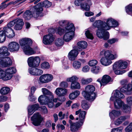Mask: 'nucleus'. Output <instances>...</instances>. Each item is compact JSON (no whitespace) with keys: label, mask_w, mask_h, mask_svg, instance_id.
<instances>
[{"label":"nucleus","mask_w":132,"mask_h":132,"mask_svg":"<svg viewBox=\"0 0 132 132\" xmlns=\"http://www.w3.org/2000/svg\"><path fill=\"white\" fill-rule=\"evenodd\" d=\"M70 88L72 89H80V84L79 82L76 81L71 83Z\"/></svg>","instance_id":"28"},{"label":"nucleus","mask_w":132,"mask_h":132,"mask_svg":"<svg viewBox=\"0 0 132 132\" xmlns=\"http://www.w3.org/2000/svg\"><path fill=\"white\" fill-rule=\"evenodd\" d=\"M8 49L5 46H3L0 48V58H4L10 55Z\"/></svg>","instance_id":"17"},{"label":"nucleus","mask_w":132,"mask_h":132,"mask_svg":"<svg viewBox=\"0 0 132 132\" xmlns=\"http://www.w3.org/2000/svg\"><path fill=\"white\" fill-rule=\"evenodd\" d=\"M65 29L64 30L60 27H59L57 29V32L60 35H61L63 34L64 32V31H65Z\"/></svg>","instance_id":"61"},{"label":"nucleus","mask_w":132,"mask_h":132,"mask_svg":"<svg viewBox=\"0 0 132 132\" xmlns=\"http://www.w3.org/2000/svg\"><path fill=\"white\" fill-rule=\"evenodd\" d=\"M5 71L9 73H11L13 75V74L16 72V70L14 67H10L6 69Z\"/></svg>","instance_id":"38"},{"label":"nucleus","mask_w":132,"mask_h":132,"mask_svg":"<svg viewBox=\"0 0 132 132\" xmlns=\"http://www.w3.org/2000/svg\"><path fill=\"white\" fill-rule=\"evenodd\" d=\"M4 2H3L1 5L0 6V9L3 10L7 7L8 6L7 4H6Z\"/></svg>","instance_id":"63"},{"label":"nucleus","mask_w":132,"mask_h":132,"mask_svg":"<svg viewBox=\"0 0 132 132\" xmlns=\"http://www.w3.org/2000/svg\"><path fill=\"white\" fill-rule=\"evenodd\" d=\"M126 10L127 12L130 11L132 13V4L129 5L126 7Z\"/></svg>","instance_id":"62"},{"label":"nucleus","mask_w":132,"mask_h":132,"mask_svg":"<svg viewBox=\"0 0 132 132\" xmlns=\"http://www.w3.org/2000/svg\"><path fill=\"white\" fill-rule=\"evenodd\" d=\"M122 129L123 127H121L113 128L112 129L111 132H122Z\"/></svg>","instance_id":"50"},{"label":"nucleus","mask_w":132,"mask_h":132,"mask_svg":"<svg viewBox=\"0 0 132 132\" xmlns=\"http://www.w3.org/2000/svg\"><path fill=\"white\" fill-rule=\"evenodd\" d=\"M123 112L125 113H129L131 112L130 106L124 104L122 108Z\"/></svg>","instance_id":"30"},{"label":"nucleus","mask_w":132,"mask_h":132,"mask_svg":"<svg viewBox=\"0 0 132 132\" xmlns=\"http://www.w3.org/2000/svg\"><path fill=\"white\" fill-rule=\"evenodd\" d=\"M127 65V62L119 60L115 62L113 65V69L114 70L118 69H124L126 68Z\"/></svg>","instance_id":"10"},{"label":"nucleus","mask_w":132,"mask_h":132,"mask_svg":"<svg viewBox=\"0 0 132 132\" xmlns=\"http://www.w3.org/2000/svg\"><path fill=\"white\" fill-rule=\"evenodd\" d=\"M53 79V76L50 74H46L41 76L39 78L40 81L43 83L48 82Z\"/></svg>","instance_id":"16"},{"label":"nucleus","mask_w":132,"mask_h":132,"mask_svg":"<svg viewBox=\"0 0 132 132\" xmlns=\"http://www.w3.org/2000/svg\"><path fill=\"white\" fill-rule=\"evenodd\" d=\"M63 42L62 39H58L55 41V44L57 46H60L62 45Z\"/></svg>","instance_id":"45"},{"label":"nucleus","mask_w":132,"mask_h":132,"mask_svg":"<svg viewBox=\"0 0 132 132\" xmlns=\"http://www.w3.org/2000/svg\"><path fill=\"white\" fill-rule=\"evenodd\" d=\"M85 34L87 38L92 40L94 38L92 35L88 30H87L86 31Z\"/></svg>","instance_id":"48"},{"label":"nucleus","mask_w":132,"mask_h":132,"mask_svg":"<svg viewBox=\"0 0 132 132\" xmlns=\"http://www.w3.org/2000/svg\"><path fill=\"white\" fill-rule=\"evenodd\" d=\"M75 30V27L72 23H71L70 25L65 27V34L63 38L65 41L69 42L72 39L74 35V31Z\"/></svg>","instance_id":"5"},{"label":"nucleus","mask_w":132,"mask_h":132,"mask_svg":"<svg viewBox=\"0 0 132 132\" xmlns=\"http://www.w3.org/2000/svg\"><path fill=\"white\" fill-rule=\"evenodd\" d=\"M132 90V86L131 84H129L125 85L121 87L120 89L121 92L126 93L127 94H130V92Z\"/></svg>","instance_id":"18"},{"label":"nucleus","mask_w":132,"mask_h":132,"mask_svg":"<svg viewBox=\"0 0 132 132\" xmlns=\"http://www.w3.org/2000/svg\"><path fill=\"white\" fill-rule=\"evenodd\" d=\"M53 98V95L46 96L42 95L39 97L38 101L41 105L46 104L48 102L52 101Z\"/></svg>","instance_id":"7"},{"label":"nucleus","mask_w":132,"mask_h":132,"mask_svg":"<svg viewBox=\"0 0 132 132\" xmlns=\"http://www.w3.org/2000/svg\"><path fill=\"white\" fill-rule=\"evenodd\" d=\"M92 79L91 78L87 79H85L83 78L81 80V82L82 84L85 85L88 84L92 82Z\"/></svg>","instance_id":"43"},{"label":"nucleus","mask_w":132,"mask_h":132,"mask_svg":"<svg viewBox=\"0 0 132 132\" xmlns=\"http://www.w3.org/2000/svg\"><path fill=\"white\" fill-rule=\"evenodd\" d=\"M79 79V78L76 76H73L72 77L68 78L66 81L68 82H71V83L75 82Z\"/></svg>","instance_id":"35"},{"label":"nucleus","mask_w":132,"mask_h":132,"mask_svg":"<svg viewBox=\"0 0 132 132\" xmlns=\"http://www.w3.org/2000/svg\"><path fill=\"white\" fill-rule=\"evenodd\" d=\"M67 91L66 89L58 88L56 89L55 92L57 95L62 96L65 95L67 93Z\"/></svg>","instance_id":"24"},{"label":"nucleus","mask_w":132,"mask_h":132,"mask_svg":"<svg viewBox=\"0 0 132 132\" xmlns=\"http://www.w3.org/2000/svg\"><path fill=\"white\" fill-rule=\"evenodd\" d=\"M41 67L43 69H48L50 67V65L48 62H44L41 64Z\"/></svg>","instance_id":"49"},{"label":"nucleus","mask_w":132,"mask_h":132,"mask_svg":"<svg viewBox=\"0 0 132 132\" xmlns=\"http://www.w3.org/2000/svg\"><path fill=\"white\" fill-rule=\"evenodd\" d=\"M24 24H15L14 27V29L16 30H20L22 28V26Z\"/></svg>","instance_id":"54"},{"label":"nucleus","mask_w":132,"mask_h":132,"mask_svg":"<svg viewBox=\"0 0 132 132\" xmlns=\"http://www.w3.org/2000/svg\"><path fill=\"white\" fill-rule=\"evenodd\" d=\"M8 48L11 52H17L20 48L19 44L15 42H12L10 43L8 45Z\"/></svg>","instance_id":"15"},{"label":"nucleus","mask_w":132,"mask_h":132,"mask_svg":"<svg viewBox=\"0 0 132 132\" xmlns=\"http://www.w3.org/2000/svg\"><path fill=\"white\" fill-rule=\"evenodd\" d=\"M7 31H10L9 32L6 33V35L7 37L10 38H11L13 37L15 35V32L13 29L7 30Z\"/></svg>","instance_id":"37"},{"label":"nucleus","mask_w":132,"mask_h":132,"mask_svg":"<svg viewBox=\"0 0 132 132\" xmlns=\"http://www.w3.org/2000/svg\"><path fill=\"white\" fill-rule=\"evenodd\" d=\"M59 23L60 25L61 26H66L65 27L70 25L71 23H70L68 21L63 20L60 21Z\"/></svg>","instance_id":"39"},{"label":"nucleus","mask_w":132,"mask_h":132,"mask_svg":"<svg viewBox=\"0 0 132 132\" xmlns=\"http://www.w3.org/2000/svg\"><path fill=\"white\" fill-rule=\"evenodd\" d=\"M42 4V7L43 8V7L42 6V5H43V7H45L46 8H48L50 7L51 5H52L51 3L48 1H44L42 4Z\"/></svg>","instance_id":"42"},{"label":"nucleus","mask_w":132,"mask_h":132,"mask_svg":"<svg viewBox=\"0 0 132 132\" xmlns=\"http://www.w3.org/2000/svg\"><path fill=\"white\" fill-rule=\"evenodd\" d=\"M77 44L78 46L82 49L86 48L87 45V42L84 41L79 42L77 43Z\"/></svg>","instance_id":"32"},{"label":"nucleus","mask_w":132,"mask_h":132,"mask_svg":"<svg viewBox=\"0 0 132 132\" xmlns=\"http://www.w3.org/2000/svg\"><path fill=\"white\" fill-rule=\"evenodd\" d=\"M5 73V71L0 69V79H2L3 80Z\"/></svg>","instance_id":"60"},{"label":"nucleus","mask_w":132,"mask_h":132,"mask_svg":"<svg viewBox=\"0 0 132 132\" xmlns=\"http://www.w3.org/2000/svg\"><path fill=\"white\" fill-rule=\"evenodd\" d=\"M93 25L94 27L98 28L96 35L99 38H103L104 40H107L109 38V34L108 32L104 28L106 26V23L101 20H98L95 21Z\"/></svg>","instance_id":"2"},{"label":"nucleus","mask_w":132,"mask_h":132,"mask_svg":"<svg viewBox=\"0 0 132 132\" xmlns=\"http://www.w3.org/2000/svg\"><path fill=\"white\" fill-rule=\"evenodd\" d=\"M10 90V88L7 87L2 88L0 90V92L2 95H5L8 94Z\"/></svg>","instance_id":"31"},{"label":"nucleus","mask_w":132,"mask_h":132,"mask_svg":"<svg viewBox=\"0 0 132 132\" xmlns=\"http://www.w3.org/2000/svg\"><path fill=\"white\" fill-rule=\"evenodd\" d=\"M91 5V2L90 0L88 1L87 3H82L81 4V7L84 10L88 11L90 10V5Z\"/></svg>","instance_id":"25"},{"label":"nucleus","mask_w":132,"mask_h":132,"mask_svg":"<svg viewBox=\"0 0 132 132\" xmlns=\"http://www.w3.org/2000/svg\"><path fill=\"white\" fill-rule=\"evenodd\" d=\"M55 39V37L52 34H50L45 35L43 38V43L45 45H49L52 44Z\"/></svg>","instance_id":"11"},{"label":"nucleus","mask_w":132,"mask_h":132,"mask_svg":"<svg viewBox=\"0 0 132 132\" xmlns=\"http://www.w3.org/2000/svg\"><path fill=\"white\" fill-rule=\"evenodd\" d=\"M39 105L36 104L32 105H29L28 108V114L30 116L31 115L34 111L38 109L39 108Z\"/></svg>","instance_id":"21"},{"label":"nucleus","mask_w":132,"mask_h":132,"mask_svg":"<svg viewBox=\"0 0 132 132\" xmlns=\"http://www.w3.org/2000/svg\"><path fill=\"white\" fill-rule=\"evenodd\" d=\"M114 96H111L110 100L115 101L114 102V107L116 109H119L122 107L124 104V103L120 99L124 98L125 96L118 90H116L114 92Z\"/></svg>","instance_id":"3"},{"label":"nucleus","mask_w":132,"mask_h":132,"mask_svg":"<svg viewBox=\"0 0 132 132\" xmlns=\"http://www.w3.org/2000/svg\"><path fill=\"white\" fill-rule=\"evenodd\" d=\"M28 98L29 100L32 102L35 101L36 99L33 94H30Z\"/></svg>","instance_id":"55"},{"label":"nucleus","mask_w":132,"mask_h":132,"mask_svg":"<svg viewBox=\"0 0 132 132\" xmlns=\"http://www.w3.org/2000/svg\"><path fill=\"white\" fill-rule=\"evenodd\" d=\"M35 71V73H33V74L35 75L36 76H38L41 75L43 73V71L42 70L39 69H38L35 68L34 69Z\"/></svg>","instance_id":"47"},{"label":"nucleus","mask_w":132,"mask_h":132,"mask_svg":"<svg viewBox=\"0 0 132 132\" xmlns=\"http://www.w3.org/2000/svg\"><path fill=\"white\" fill-rule=\"evenodd\" d=\"M100 68L98 66L93 67L91 69L92 72L95 73H97L99 72Z\"/></svg>","instance_id":"46"},{"label":"nucleus","mask_w":132,"mask_h":132,"mask_svg":"<svg viewBox=\"0 0 132 132\" xmlns=\"http://www.w3.org/2000/svg\"><path fill=\"white\" fill-rule=\"evenodd\" d=\"M15 20V24H24V23L22 19L18 18Z\"/></svg>","instance_id":"51"},{"label":"nucleus","mask_w":132,"mask_h":132,"mask_svg":"<svg viewBox=\"0 0 132 132\" xmlns=\"http://www.w3.org/2000/svg\"><path fill=\"white\" fill-rule=\"evenodd\" d=\"M69 122L70 126V130L72 132L77 131L80 127L82 125L78 121L73 122L71 120H69Z\"/></svg>","instance_id":"14"},{"label":"nucleus","mask_w":132,"mask_h":132,"mask_svg":"<svg viewBox=\"0 0 132 132\" xmlns=\"http://www.w3.org/2000/svg\"><path fill=\"white\" fill-rule=\"evenodd\" d=\"M112 115L115 117H117L121 115V113L120 111L113 110L109 113V115L110 117H112Z\"/></svg>","instance_id":"41"},{"label":"nucleus","mask_w":132,"mask_h":132,"mask_svg":"<svg viewBox=\"0 0 132 132\" xmlns=\"http://www.w3.org/2000/svg\"><path fill=\"white\" fill-rule=\"evenodd\" d=\"M106 24L104 28L106 31L110 29L112 27H117L118 25V22L111 18L108 19Z\"/></svg>","instance_id":"9"},{"label":"nucleus","mask_w":132,"mask_h":132,"mask_svg":"<svg viewBox=\"0 0 132 132\" xmlns=\"http://www.w3.org/2000/svg\"><path fill=\"white\" fill-rule=\"evenodd\" d=\"M78 53V51L77 50H72L69 53L68 56L69 59L73 60L77 56Z\"/></svg>","instance_id":"23"},{"label":"nucleus","mask_w":132,"mask_h":132,"mask_svg":"<svg viewBox=\"0 0 132 132\" xmlns=\"http://www.w3.org/2000/svg\"><path fill=\"white\" fill-rule=\"evenodd\" d=\"M32 42L31 39L29 38H25L22 39L19 41V43L21 46H27L31 44Z\"/></svg>","instance_id":"19"},{"label":"nucleus","mask_w":132,"mask_h":132,"mask_svg":"<svg viewBox=\"0 0 132 132\" xmlns=\"http://www.w3.org/2000/svg\"><path fill=\"white\" fill-rule=\"evenodd\" d=\"M23 50L24 53L27 55H31L36 53L35 51L30 47L29 46L24 47Z\"/></svg>","instance_id":"22"},{"label":"nucleus","mask_w":132,"mask_h":132,"mask_svg":"<svg viewBox=\"0 0 132 132\" xmlns=\"http://www.w3.org/2000/svg\"><path fill=\"white\" fill-rule=\"evenodd\" d=\"M6 37L5 33L3 30L0 31V43H3L5 40Z\"/></svg>","instance_id":"36"},{"label":"nucleus","mask_w":132,"mask_h":132,"mask_svg":"<svg viewBox=\"0 0 132 132\" xmlns=\"http://www.w3.org/2000/svg\"><path fill=\"white\" fill-rule=\"evenodd\" d=\"M4 76V77L3 80L6 81L11 79L13 76V75L11 73H9L5 71Z\"/></svg>","instance_id":"34"},{"label":"nucleus","mask_w":132,"mask_h":132,"mask_svg":"<svg viewBox=\"0 0 132 132\" xmlns=\"http://www.w3.org/2000/svg\"><path fill=\"white\" fill-rule=\"evenodd\" d=\"M60 86L63 88H67L68 86V83L65 82H62L60 84Z\"/></svg>","instance_id":"59"},{"label":"nucleus","mask_w":132,"mask_h":132,"mask_svg":"<svg viewBox=\"0 0 132 132\" xmlns=\"http://www.w3.org/2000/svg\"><path fill=\"white\" fill-rule=\"evenodd\" d=\"M114 70V71L115 73L117 75L122 74L125 72V70L120 71L117 69H116Z\"/></svg>","instance_id":"57"},{"label":"nucleus","mask_w":132,"mask_h":132,"mask_svg":"<svg viewBox=\"0 0 132 132\" xmlns=\"http://www.w3.org/2000/svg\"><path fill=\"white\" fill-rule=\"evenodd\" d=\"M15 24V20H13L7 24V27L11 28Z\"/></svg>","instance_id":"56"},{"label":"nucleus","mask_w":132,"mask_h":132,"mask_svg":"<svg viewBox=\"0 0 132 132\" xmlns=\"http://www.w3.org/2000/svg\"><path fill=\"white\" fill-rule=\"evenodd\" d=\"M100 62L102 64L107 66L110 64L112 62L111 60L110 59L102 57L100 60Z\"/></svg>","instance_id":"27"},{"label":"nucleus","mask_w":132,"mask_h":132,"mask_svg":"<svg viewBox=\"0 0 132 132\" xmlns=\"http://www.w3.org/2000/svg\"><path fill=\"white\" fill-rule=\"evenodd\" d=\"M42 91L44 94L47 95V96L53 95L52 93L48 89L46 88H42Z\"/></svg>","instance_id":"44"},{"label":"nucleus","mask_w":132,"mask_h":132,"mask_svg":"<svg viewBox=\"0 0 132 132\" xmlns=\"http://www.w3.org/2000/svg\"><path fill=\"white\" fill-rule=\"evenodd\" d=\"M73 67L76 69H78L81 67V62L78 61H73L72 63Z\"/></svg>","instance_id":"33"},{"label":"nucleus","mask_w":132,"mask_h":132,"mask_svg":"<svg viewBox=\"0 0 132 132\" xmlns=\"http://www.w3.org/2000/svg\"><path fill=\"white\" fill-rule=\"evenodd\" d=\"M126 100L128 104L130 106L132 105V97H128L127 98Z\"/></svg>","instance_id":"52"},{"label":"nucleus","mask_w":132,"mask_h":132,"mask_svg":"<svg viewBox=\"0 0 132 132\" xmlns=\"http://www.w3.org/2000/svg\"><path fill=\"white\" fill-rule=\"evenodd\" d=\"M132 130V122L130 123L129 125L125 128L126 131H129Z\"/></svg>","instance_id":"64"},{"label":"nucleus","mask_w":132,"mask_h":132,"mask_svg":"<svg viewBox=\"0 0 132 132\" xmlns=\"http://www.w3.org/2000/svg\"><path fill=\"white\" fill-rule=\"evenodd\" d=\"M80 94V92L79 91L75 90L70 94L69 96V98L70 100H73L77 98Z\"/></svg>","instance_id":"29"},{"label":"nucleus","mask_w":132,"mask_h":132,"mask_svg":"<svg viewBox=\"0 0 132 132\" xmlns=\"http://www.w3.org/2000/svg\"><path fill=\"white\" fill-rule=\"evenodd\" d=\"M111 78L110 77L107 75L103 76L101 79V82L103 85H106L111 81Z\"/></svg>","instance_id":"26"},{"label":"nucleus","mask_w":132,"mask_h":132,"mask_svg":"<svg viewBox=\"0 0 132 132\" xmlns=\"http://www.w3.org/2000/svg\"><path fill=\"white\" fill-rule=\"evenodd\" d=\"M81 106L82 108L84 110H87L89 108L90 106L85 101H82Z\"/></svg>","instance_id":"40"},{"label":"nucleus","mask_w":132,"mask_h":132,"mask_svg":"<svg viewBox=\"0 0 132 132\" xmlns=\"http://www.w3.org/2000/svg\"><path fill=\"white\" fill-rule=\"evenodd\" d=\"M40 61L39 57L31 56L28 58L27 61L29 67H35L39 66Z\"/></svg>","instance_id":"6"},{"label":"nucleus","mask_w":132,"mask_h":132,"mask_svg":"<svg viewBox=\"0 0 132 132\" xmlns=\"http://www.w3.org/2000/svg\"><path fill=\"white\" fill-rule=\"evenodd\" d=\"M41 5L42 4L39 3L31 7L30 10H26L23 14V18L25 20H28L32 18L36 19L39 17L43 16V15L42 12L43 9Z\"/></svg>","instance_id":"1"},{"label":"nucleus","mask_w":132,"mask_h":132,"mask_svg":"<svg viewBox=\"0 0 132 132\" xmlns=\"http://www.w3.org/2000/svg\"><path fill=\"white\" fill-rule=\"evenodd\" d=\"M58 116L59 117H60L59 119L61 120H62L64 118L65 114L64 113L63 114L62 111H60L58 114Z\"/></svg>","instance_id":"58"},{"label":"nucleus","mask_w":132,"mask_h":132,"mask_svg":"<svg viewBox=\"0 0 132 132\" xmlns=\"http://www.w3.org/2000/svg\"><path fill=\"white\" fill-rule=\"evenodd\" d=\"M0 59V65L2 67H6L10 66L12 65V61L9 57H5Z\"/></svg>","instance_id":"13"},{"label":"nucleus","mask_w":132,"mask_h":132,"mask_svg":"<svg viewBox=\"0 0 132 132\" xmlns=\"http://www.w3.org/2000/svg\"><path fill=\"white\" fill-rule=\"evenodd\" d=\"M104 54L105 58L110 59L111 60L116 58L118 56L117 54L113 55L112 53L111 52L109 51H105L104 53Z\"/></svg>","instance_id":"20"},{"label":"nucleus","mask_w":132,"mask_h":132,"mask_svg":"<svg viewBox=\"0 0 132 132\" xmlns=\"http://www.w3.org/2000/svg\"><path fill=\"white\" fill-rule=\"evenodd\" d=\"M32 123L35 126H38L40 125L43 120V118L39 113H36L34 114L31 117Z\"/></svg>","instance_id":"8"},{"label":"nucleus","mask_w":132,"mask_h":132,"mask_svg":"<svg viewBox=\"0 0 132 132\" xmlns=\"http://www.w3.org/2000/svg\"><path fill=\"white\" fill-rule=\"evenodd\" d=\"M97 63V61L96 60H93L89 61L88 64L91 66H93L96 65Z\"/></svg>","instance_id":"53"},{"label":"nucleus","mask_w":132,"mask_h":132,"mask_svg":"<svg viewBox=\"0 0 132 132\" xmlns=\"http://www.w3.org/2000/svg\"><path fill=\"white\" fill-rule=\"evenodd\" d=\"M79 114V117H77L76 118V120H79L78 122L81 124L83 125L85 118V116L86 113L85 111H81V109H79L78 111H76L75 114L78 115Z\"/></svg>","instance_id":"12"},{"label":"nucleus","mask_w":132,"mask_h":132,"mask_svg":"<svg viewBox=\"0 0 132 132\" xmlns=\"http://www.w3.org/2000/svg\"><path fill=\"white\" fill-rule=\"evenodd\" d=\"M85 90L82 92V94L85 98L91 101H93L95 98L96 94L94 92L95 87L91 85L87 86L85 88Z\"/></svg>","instance_id":"4"}]
</instances>
